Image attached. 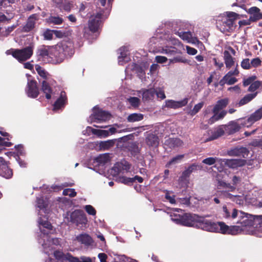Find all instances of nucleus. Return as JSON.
<instances>
[{"instance_id": "6e6d98bb", "label": "nucleus", "mask_w": 262, "mask_h": 262, "mask_svg": "<svg viewBox=\"0 0 262 262\" xmlns=\"http://www.w3.org/2000/svg\"><path fill=\"white\" fill-rule=\"evenodd\" d=\"M204 105V102H200L196 104H195L192 111V113L193 114H196L198 113L201 109L203 107Z\"/></svg>"}, {"instance_id": "f257e3e1", "label": "nucleus", "mask_w": 262, "mask_h": 262, "mask_svg": "<svg viewBox=\"0 0 262 262\" xmlns=\"http://www.w3.org/2000/svg\"><path fill=\"white\" fill-rule=\"evenodd\" d=\"M74 53L73 47L66 42L58 43L50 48V58L55 64L61 63L65 58L71 57Z\"/></svg>"}, {"instance_id": "6ab92c4d", "label": "nucleus", "mask_w": 262, "mask_h": 262, "mask_svg": "<svg viewBox=\"0 0 262 262\" xmlns=\"http://www.w3.org/2000/svg\"><path fill=\"white\" fill-rule=\"evenodd\" d=\"M145 142L146 144L150 148H155L159 144V137L153 133H149L145 137Z\"/></svg>"}, {"instance_id": "3c124183", "label": "nucleus", "mask_w": 262, "mask_h": 262, "mask_svg": "<svg viewBox=\"0 0 262 262\" xmlns=\"http://www.w3.org/2000/svg\"><path fill=\"white\" fill-rule=\"evenodd\" d=\"M133 179L126 177H122L120 178V181L126 185H130L133 184Z\"/></svg>"}, {"instance_id": "052dcab7", "label": "nucleus", "mask_w": 262, "mask_h": 262, "mask_svg": "<svg viewBox=\"0 0 262 262\" xmlns=\"http://www.w3.org/2000/svg\"><path fill=\"white\" fill-rule=\"evenodd\" d=\"M39 224L43 226V227L47 229L51 230L52 229V226L51 224L48 221H40Z\"/></svg>"}, {"instance_id": "c85d7f7f", "label": "nucleus", "mask_w": 262, "mask_h": 262, "mask_svg": "<svg viewBox=\"0 0 262 262\" xmlns=\"http://www.w3.org/2000/svg\"><path fill=\"white\" fill-rule=\"evenodd\" d=\"M179 36L184 40H186L189 42H200L196 37H193L190 32H179Z\"/></svg>"}, {"instance_id": "7c9ffc66", "label": "nucleus", "mask_w": 262, "mask_h": 262, "mask_svg": "<svg viewBox=\"0 0 262 262\" xmlns=\"http://www.w3.org/2000/svg\"><path fill=\"white\" fill-rule=\"evenodd\" d=\"M249 151L246 147H241L236 148L233 150L234 155L242 156L243 158H247L249 155Z\"/></svg>"}, {"instance_id": "680f3d73", "label": "nucleus", "mask_w": 262, "mask_h": 262, "mask_svg": "<svg viewBox=\"0 0 262 262\" xmlns=\"http://www.w3.org/2000/svg\"><path fill=\"white\" fill-rule=\"evenodd\" d=\"M224 117V116H212L208 121V123L212 124L216 121L223 119Z\"/></svg>"}, {"instance_id": "a18cd8bd", "label": "nucleus", "mask_w": 262, "mask_h": 262, "mask_svg": "<svg viewBox=\"0 0 262 262\" xmlns=\"http://www.w3.org/2000/svg\"><path fill=\"white\" fill-rule=\"evenodd\" d=\"M36 203L37 207L40 209L45 208L47 206L42 197L37 198L36 199Z\"/></svg>"}, {"instance_id": "423d86ee", "label": "nucleus", "mask_w": 262, "mask_h": 262, "mask_svg": "<svg viewBox=\"0 0 262 262\" xmlns=\"http://www.w3.org/2000/svg\"><path fill=\"white\" fill-rule=\"evenodd\" d=\"M198 216L190 213H184L183 215L174 214L172 220L177 224L187 227H196Z\"/></svg>"}, {"instance_id": "f704fd0d", "label": "nucleus", "mask_w": 262, "mask_h": 262, "mask_svg": "<svg viewBox=\"0 0 262 262\" xmlns=\"http://www.w3.org/2000/svg\"><path fill=\"white\" fill-rule=\"evenodd\" d=\"M47 21L49 24L60 25L62 24L63 20L59 16H50L47 19Z\"/></svg>"}, {"instance_id": "de8ad7c7", "label": "nucleus", "mask_w": 262, "mask_h": 262, "mask_svg": "<svg viewBox=\"0 0 262 262\" xmlns=\"http://www.w3.org/2000/svg\"><path fill=\"white\" fill-rule=\"evenodd\" d=\"M84 209L86 212L90 215H95L96 214V211L95 209L92 205H85Z\"/></svg>"}, {"instance_id": "13d9d810", "label": "nucleus", "mask_w": 262, "mask_h": 262, "mask_svg": "<svg viewBox=\"0 0 262 262\" xmlns=\"http://www.w3.org/2000/svg\"><path fill=\"white\" fill-rule=\"evenodd\" d=\"M53 30H48L44 32L43 36L46 40H51L53 38Z\"/></svg>"}, {"instance_id": "69168bd1", "label": "nucleus", "mask_w": 262, "mask_h": 262, "mask_svg": "<svg viewBox=\"0 0 262 262\" xmlns=\"http://www.w3.org/2000/svg\"><path fill=\"white\" fill-rule=\"evenodd\" d=\"M156 95L158 98L161 99H164L166 98L164 91L161 89H159L158 91H156Z\"/></svg>"}, {"instance_id": "5701e85b", "label": "nucleus", "mask_w": 262, "mask_h": 262, "mask_svg": "<svg viewBox=\"0 0 262 262\" xmlns=\"http://www.w3.org/2000/svg\"><path fill=\"white\" fill-rule=\"evenodd\" d=\"M224 162L226 166L233 169L243 166L246 162L244 159H225Z\"/></svg>"}, {"instance_id": "5fc2aeb1", "label": "nucleus", "mask_w": 262, "mask_h": 262, "mask_svg": "<svg viewBox=\"0 0 262 262\" xmlns=\"http://www.w3.org/2000/svg\"><path fill=\"white\" fill-rule=\"evenodd\" d=\"M251 66L254 68H257L260 66H261V61L260 59L258 58H255L253 59L251 62Z\"/></svg>"}, {"instance_id": "412c9836", "label": "nucleus", "mask_w": 262, "mask_h": 262, "mask_svg": "<svg viewBox=\"0 0 262 262\" xmlns=\"http://www.w3.org/2000/svg\"><path fill=\"white\" fill-rule=\"evenodd\" d=\"M38 19V15L33 14L30 15L27 21L26 25L23 28V31L24 32H29L32 31L35 27L36 20Z\"/></svg>"}, {"instance_id": "39448f33", "label": "nucleus", "mask_w": 262, "mask_h": 262, "mask_svg": "<svg viewBox=\"0 0 262 262\" xmlns=\"http://www.w3.org/2000/svg\"><path fill=\"white\" fill-rule=\"evenodd\" d=\"M241 213L245 215L241 216L237 223L241 224L242 227H253L257 231L262 232V215H252L242 212Z\"/></svg>"}, {"instance_id": "37998d69", "label": "nucleus", "mask_w": 262, "mask_h": 262, "mask_svg": "<svg viewBox=\"0 0 262 262\" xmlns=\"http://www.w3.org/2000/svg\"><path fill=\"white\" fill-rule=\"evenodd\" d=\"M114 142L113 140H107L106 141L101 142L100 146L105 149H107L113 146Z\"/></svg>"}, {"instance_id": "0eeeda50", "label": "nucleus", "mask_w": 262, "mask_h": 262, "mask_svg": "<svg viewBox=\"0 0 262 262\" xmlns=\"http://www.w3.org/2000/svg\"><path fill=\"white\" fill-rule=\"evenodd\" d=\"M70 222L80 228L85 227L88 219L85 213L80 210H75L70 215Z\"/></svg>"}, {"instance_id": "dca6fc26", "label": "nucleus", "mask_w": 262, "mask_h": 262, "mask_svg": "<svg viewBox=\"0 0 262 262\" xmlns=\"http://www.w3.org/2000/svg\"><path fill=\"white\" fill-rule=\"evenodd\" d=\"M122 148L124 151L130 153L132 156H135L140 152L138 143L137 142H128L123 144Z\"/></svg>"}, {"instance_id": "4be33fe9", "label": "nucleus", "mask_w": 262, "mask_h": 262, "mask_svg": "<svg viewBox=\"0 0 262 262\" xmlns=\"http://www.w3.org/2000/svg\"><path fill=\"white\" fill-rule=\"evenodd\" d=\"M199 165L195 163H193L189 166L184 171H183L181 176L179 178V180L181 182H185L188 180L190 174L194 171L198 170Z\"/></svg>"}, {"instance_id": "bb28decb", "label": "nucleus", "mask_w": 262, "mask_h": 262, "mask_svg": "<svg viewBox=\"0 0 262 262\" xmlns=\"http://www.w3.org/2000/svg\"><path fill=\"white\" fill-rule=\"evenodd\" d=\"M183 141L179 138H169L165 141V145L170 148L180 147L183 145Z\"/></svg>"}, {"instance_id": "4d7b16f0", "label": "nucleus", "mask_w": 262, "mask_h": 262, "mask_svg": "<svg viewBox=\"0 0 262 262\" xmlns=\"http://www.w3.org/2000/svg\"><path fill=\"white\" fill-rule=\"evenodd\" d=\"M165 198L171 204H176L175 195H172V196L170 195L169 192L167 191H166V192L165 193Z\"/></svg>"}, {"instance_id": "338daca9", "label": "nucleus", "mask_w": 262, "mask_h": 262, "mask_svg": "<svg viewBox=\"0 0 262 262\" xmlns=\"http://www.w3.org/2000/svg\"><path fill=\"white\" fill-rule=\"evenodd\" d=\"M15 27L16 26L14 25L12 26L11 27H9L5 30L4 32H3V35L5 36H8L10 34V33L14 30Z\"/></svg>"}, {"instance_id": "a19ab883", "label": "nucleus", "mask_w": 262, "mask_h": 262, "mask_svg": "<svg viewBox=\"0 0 262 262\" xmlns=\"http://www.w3.org/2000/svg\"><path fill=\"white\" fill-rule=\"evenodd\" d=\"M127 100L130 104L134 107H138L139 105L140 99L137 97H130Z\"/></svg>"}, {"instance_id": "20e7f679", "label": "nucleus", "mask_w": 262, "mask_h": 262, "mask_svg": "<svg viewBox=\"0 0 262 262\" xmlns=\"http://www.w3.org/2000/svg\"><path fill=\"white\" fill-rule=\"evenodd\" d=\"M7 55H11L19 62L22 63L29 59L33 54V46H29L24 48L11 49L6 51Z\"/></svg>"}, {"instance_id": "b1692460", "label": "nucleus", "mask_w": 262, "mask_h": 262, "mask_svg": "<svg viewBox=\"0 0 262 262\" xmlns=\"http://www.w3.org/2000/svg\"><path fill=\"white\" fill-rule=\"evenodd\" d=\"M188 98H185L180 101L168 100L166 101V106L172 108H178L185 106L188 103Z\"/></svg>"}, {"instance_id": "393cba45", "label": "nucleus", "mask_w": 262, "mask_h": 262, "mask_svg": "<svg viewBox=\"0 0 262 262\" xmlns=\"http://www.w3.org/2000/svg\"><path fill=\"white\" fill-rule=\"evenodd\" d=\"M67 102V97L64 91H61L59 97L55 102L53 106L54 110H58L63 107Z\"/></svg>"}, {"instance_id": "2f4dec72", "label": "nucleus", "mask_w": 262, "mask_h": 262, "mask_svg": "<svg viewBox=\"0 0 262 262\" xmlns=\"http://www.w3.org/2000/svg\"><path fill=\"white\" fill-rule=\"evenodd\" d=\"M257 94V92H255L253 94H248L246 95L240 100L238 102V105L242 106L249 103L256 96Z\"/></svg>"}, {"instance_id": "bf43d9fd", "label": "nucleus", "mask_w": 262, "mask_h": 262, "mask_svg": "<svg viewBox=\"0 0 262 262\" xmlns=\"http://www.w3.org/2000/svg\"><path fill=\"white\" fill-rule=\"evenodd\" d=\"M108 159L109 156L108 155H103L98 157L97 161L100 163H105L108 162Z\"/></svg>"}, {"instance_id": "1a4fd4ad", "label": "nucleus", "mask_w": 262, "mask_h": 262, "mask_svg": "<svg viewBox=\"0 0 262 262\" xmlns=\"http://www.w3.org/2000/svg\"><path fill=\"white\" fill-rule=\"evenodd\" d=\"M103 14V11H101L90 17L88 21V26L90 31L92 33L98 31Z\"/></svg>"}, {"instance_id": "aec40b11", "label": "nucleus", "mask_w": 262, "mask_h": 262, "mask_svg": "<svg viewBox=\"0 0 262 262\" xmlns=\"http://www.w3.org/2000/svg\"><path fill=\"white\" fill-rule=\"evenodd\" d=\"M224 134L225 131L223 126H220L215 128L213 130H211L208 132L209 137L206 139V142L215 140L224 135Z\"/></svg>"}, {"instance_id": "c9c22d12", "label": "nucleus", "mask_w": 262, "mask_h": 262, "mask_svg": "<svg viewBox=\"0 0 262 262\" xmlns=\"http://www.w3.org/2000/svg\"><path fill=\"white\" fill-rule=\"evenodd\" d=\"M184 157V155H179L174 157H173L169 162H168L165 167L169 168L170 165L176 164L180 162Z\"/></svg>"}, {"instance_id": "ddd939ff", "label": "nucleus", "mask_w": 262, "mask_h": 262, "mask_svg": "<svg viewBox=\"0 0 262 262\" xmlns=\"http://www.w3.org/2000/svg\"><path fill=\"white\" fill-rule=\"evenodd\" d=\"M26 93L28 97L36 98L39 94L37 83L35 80H29L26 88Z\"/></svg>"}, {"instance_id": "473e14b6", "label": "nucleus", "mask_w": 262, "mask_h": 262, "mask_svg": "<svg viewBox=\"0 0 262 262\" xmlns=\"http://www.w3.org/2000/svg\"><path fill=\"white\" fill-rule=\"evenodd\" d=\"M217 188L219 189L222 188L227 189L229 191H234L235 190V187L234 186H231L230 184L226 183L222 180L217 181Z\"/></svg>"}, {"instance_id": "603ef678", "label": "nucleus", "mask_w": 262, "mask_h": 262, "mask_svg": "<svg viewBox=\"0 0 262 262\" xmlns=\"http://www.w3.org/2000/svg\"><path fill=\"white\" fill-rule=\"evenodd\" d=\"M256 79V76H252L248 77L247 79H245L243 80V85L246 87L249 85H251L252 83L254 82L255 79Z\"/></svg>"}, {"instance_id": "a878e982", "label": "nucleus", "mask_w": 262, "mask_h": 262, "mask_svg": "<svg viewBox=\"0 0 262 262\" xmlns=\"http://www.w3.org/2000/svg\"><path fill=\"white\" fill-rule=\"evenodd\" d=\"M142 100L144 102H148L154 99L156 90L154 88L142 90Z\"/></svg>"}, {"instance_id": "9d476101", "label": "nucleus", "mask_w": 262, "mask_h": 262, "mask_svg": "<svg viewBox=\"0 0 262 262\" xmlns=\"http://www.w3.org/2000/svg\"><path fill=\"white\" fill-rule=\"evenodd\" d=\"M130 168V164L126 161L123 160L120 162H117L111 169V173L116 176L124 171H128Z\"/></svg>"}, {"instance_id": "79ce46f5", "label": "nucleus", "mask_w": 262, "mask_h": 262, "mask_svg": "<svg viewBox=\"0 0 262 262\" xmlns=\"http://www.w3.org/2000/svg\"><path fill=\"white\" fill-rule=\"evenodd\" d=\"M261 82L259 81H254L251 84L248 88V91L249 92H254L257 90L260 86Z\"/></svg>"}, {"instance_id": "8fccbe9b", "label": "nucleus", "mask_w": 262, "mask_h": 262, "mask_svg": "<svg viewBox=\"0 0 262 262\" xmlns=\"http://www.w3.org/2000/svg\"><path fill=\"white\" fill-rule=\"evenodd\" d=\"M143 119V116H128L127 121L128 122H133L139 121Z\"/></svg>"}, {"instance_id": "774afa93", "label": "nucleus", "mask_w": 262, "mask_h": 262, "mask_svg": "<svg viewBox=\"0 0 262 262\" xmlns=\"http://www.w3.org/2000/svg\"><path fill=\"white\" fill-rule=\"evenodd\" d=\"M186 49H187V53L189 55H194L198 52V51L196 49H195V48L189 47V46L186 47Z\"/></svg>"}, {"instance_id": "09e8293b", "label": "nucleus", "mask_w": 262, "mask_h": 262, "mask_svg": "<svg viewBox=\"0 0 262 262\" xmlns=\"http://www.w3.org/2000/svg\"><path fill=\"white\" fill-rule=\"evenodd\" d=\"M241 67L245 70L250 69L251 66L249 59L248 58L243 59L241 62Z\"/></svg>"}, {"instance_id": "cd10ccee", "label": "nucleus", "mask_w": 262, "mask_h": 262, "mask_svg": "<svg viewBox=\"0 0 262 262\" xmlns=\"http://www.w3.org/2000/svg\"><path fill=\"white\" fill-rule=\"evenodd\" d=\"M77 241L85 245H90L92 242L93 239L92 237L86 233H82L76 237Z\"/></svg>"}, {"instance_id": "a211bd4d", "label": "nucleus", "mask_w": 262, "mask_h": 262, "mask_svg": "<svg viewBox=\"0 0 262 262\" xmlns=\"http://www.w3.org/2000/svg\"><path fill=\"white\" fill-rule=\"evenodd\" d=\"M36 56L38 61H45L44 59L50 58V48L44 45L39 47L36 51Z\"/></svg>"}, {"instance_id": "c03bdc74", "label": "nucleus", "mask_w": 262, "mask_h": 262, "mask_svg": "<svg viewBox=\"0 0 262 262\" xmlns=\"http://www.w3.org/2000/svg\"><path fill=\"white\" fill-rule=\"evenodd\" d=\"M62 194L63 195H69L70 197H74L76 195L77 192L74 189L67 188L63 190Z\"/></svg>"}, {"instance_id": "e433bc0d", "label": "nucleus", "mask_w": 262, "mask_h": 262, "mask_svg": "<svg viewBox=\"0 0 262 262\" xmlns=\"http://www.w3.org/2000/svg\"><path fill=\"white\" fill-rule=\"evenodd\" d=\"M92 115H111L108 111L103 110L98 105H96L93 108Z\"/></svg>"}, {"instance_id": "f8f14e48", "label": "nucleus", "mask_w": 262, "mask_h": 262, "mask_svg": "<svg viewBox=\"0 0 262 262\" xmlns=\"http://www.w3.org/2000/svg\"><path fill=\"white\" fill-rule=\"evenodd\" d=\"M228 104L229 99L227 98L218 100L212 110L213 115H226L227 111H223V110Z\"/></svg>"}, {"instance_id": "4c0bfd02", "label": "nucleus", "mask_w": 262, "mask_h": 262, "mask_svg": "<svg viewBox=\"0 0 262 262\" xmlns=\"http://www.w3.org/2000/svg\"><path fill=\"white\" fill-rule=\"evenodd\" d=\"M217 226L218 231L220 230L221 233L223 234L229 233V227L226 225L224 223L219 222Z\"/></svg>"}, {"instance_id": "4468645a", "label": "nucleus", "mask_w": 262, "mask_h": 262, "mask_svg": "<svg viewBox=\"0 0 262 262\" xmlns=\"http://www.w3.org/2000/svg\"><path fill=\"white\" fill-rule=\"evenodd\" d=\"M8 163L3 157H0V175L6 179H10L13 176V170Z\"/></svg>"}, {"instance_id": "9b49d317", "label": "nucleus", "mask_w": 262, "mask_h": 262, "mask_svg": "<svg viewBox=\"0 0 262 262\" xmlns=\"http://www.w3.org/2000/svg\"><path fill=\"white\" fill-rule=\"evenodd\" d=\"M227 50L224 52V59L226 67L227 69H230L235 63L234 58L232 57V55L235 56L236 51L230 46L227 48Z\"/></svg>"}, {"instance_id": "f3484780", "label": "nucleus", "mask_w": 262, "mask_h": 262, "mask_svg": "<svg viewBox=\"0 0 262 262\" xmlns=\"http://www.w3.org/2000/svg\"><path fill=\"white\" fill-rule=\"evenodd\" d=\"M246 12L249 14V21L252 22H256L262 19V12L259 8L256 6H253L247 10Z\"/></svg>"}, {"instance_id": "49530a36", "label": "nucleus", "mask_w": 262, "mask_h": 262, "mask_svg": "<svg viewBox=\"0 0 262 262\" xmlns=\"http://www.w3.org/2000/svg\"><path fill=\"white\" fill-rule=\"evenodd\" d=\"M216 157H209L204 159L202 163L208 165H212L216 162Z\"/></svg>"}, {"instance_id": "c756f323", "label": "nucleus", "mask_w": 262, "mask_h": 262, "mask_svg": "<svg viewBox=\"0 0 262 262\" xmlns=\"http://www.w3.org/2000/svg\"><path fill=\"white\" fill-rule=\"evenodd\" d=\"M41 90L45 94L46 98L47 99L51 98L52 90L49 84L46 80H43L42 82Z\"/></svg>"}, {"instance_id": "e2e57ef3", "label": "nucleus", "mask_w": 262, "mask_h": 262, "mask_svg": "<svg viewBox=\"0 0 262 262\" xmlns=\"http://www.w3.org/2000/svg\"><path fill=\"white\" fill-rule=\"evenodd\" d=\"M156 61L159 63H164L167 61V58L163 56H157L155 58Z\"/></svg>"}, {"instance_id": "58836bf2", "label": "nucleus", "mask_w": 262, "mask_h": 262, "mask_svg": "<svg viewBox=\"0 0 262 262\" xmlns=\"http://www.w3.org/2000/svg\"><path fill=\"white\" fill-rule=\"evenodd\" d=\"M35 69L40 77L45 79H47V76L49 74L42 67L38 64H36L35 66Z\"/></svg>"}, {"instance_id": "f03ea898", "label": "nucleus", "mask_w": 262, "mask_h": 262, "mask_svg": "<svg viewBox=\"0 0 262 262\" xmlns=\"http://www.w3.org/2000/svg\"><path fill=\"white\" fill-rule=\"evenodd\" d=\"M262 116H250L244 117L236 121H230L227 125H223L225 133L231 135L239 130L242 127H249L254 122L261 119Z\"/></svg>"}, {"instance_id": "2eb2a0df", "label": "nucleus", "mask_w": 262, "mask_h": 262, "mask_svg": "<svg viewBox=\"0 0 262 262\" xmlns=\"http://www.w3.org/2000/svg\"><path fill=\"white\" fill-rule=\"evenodd\" d=\"M54 256L58 262H77V257L69 253L64 254L61 251L56 250L54 252Z\"/></svg>"}, {"instance_id": "0e129e2a", "label": "nucleus", "mask_w": 262, "mask_h": 262, "mask_svg": "<svg viewBox=\"0 0 262 262\" xmlns=\"http://www.w3.org/2000/svg\"><path fill=\"white\" fill-rule=\"evenodd\" d=\"M239 230V228L238 226H232L231 227H229V234H233V235L236 234L237 233Z\"/></svg>"}, {"instance_id": "ea45409f", "label": "nucleus", "mask_w": 262, "mask_h": 262, "mask_svg": "<svg viewBox=\"0 0 262 262\" xmlns=\"http://www.w3.org/2000/svg\"><path fill=\"white\" fill-rule=\"evenodd\" d=\"M128 68L132 71H135L136 73H141L142 72V67L138 64L136 63H132L128 65Z\"/></svg>"}, {"instance_id": "864d4df0", "label": "nucleus", "mask_w": 262, "mask_h": 262, "mask_svg": "<svg viewBox=\"0 0 262 262\" xmlns=\"http://www.w3.org/2000/svg\"><path fill=\"white\" fill-rule=\"evenodd\" d=\"M96 134L101 137H107L109 136V131L107 130L98 129L95 130Z\"/></svg>"}, {"instance_id": "7ed1b4c3", "label": "nucleus", "mask_w": 262, "mask_h": 262, "mask_svg": "<svg viewBox=\"0 0 262 262\" xmlns=\"http://www.w3.org/2000/svg\"><path fill=\"white\" fill-rule=\"evenodd\" d=\"M239 18V14L231 11L225 12V15L216 20V27L222 32H231L235 29V21Z\"/></svg>"}, {"instance_id": "6e6552de", "label": "nucleus", "mask_w": 262, "mask_h": 262, "mask_svg": "<svg viewBox=\"0 0 262 262\" xmlns=\"http://www.w3.org/2000/svg\"><path fill=\"white\" fill-rule=\"evenodd\" d=\"M195 225V228H200L203 230L209 232L218 231L217 224L199 216Z\"/></svg>"}, {"instance_id": "72a5a7b5", "label": "nucleus", "mask_w": 262, "mask_h": 262, "mask_svg": "<svg viewBox=\"0 0 262 262\" xmlns=\"http://www.w3.org/2000/svg\"><path fill=\"white\" fill-rule=\"evenodd\" d=\"M223 210L224 212V216L226 218L231 217L232 219H235L237 216L238 210L235 208L232 209L231 215H230V210L226 206H223Z\"/></svg>"}]
</instances>
